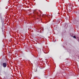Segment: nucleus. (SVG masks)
I'll list each match as a JSON object with an SVG mask.
<instances>
[{"mask_svg": "<svg viewBox=\"0 0 79 79\" xmlns=\"http://www.w3.org/2000/svg\"><path fill=\"white\" fill-rule=\"evenodd\" d=\"M2 65L3 67H4V68H6V63H3L2 64Z\"/></svg>", "mask_w": 79, "mask_h": 79, "instance_id": "obj_1", "label": "nucleus"}, {"mask_svg": "<svg viewBox=\"0 0 79 79\" xmlns=\"http://www.w3.org/2000/svg\"><path fill=\"white\" fill-rule=\"evenodd\" d=\"M69 11H71V8L70 7L69 9Z\"/></svg>", "mask_w": 79, "mask_h": 79, "instance_id": "obj_2", "label": "nucleus"}, {"mask_svg": "<svg viewBox=\"0 0 79 79\" xmlns=\"http://www.w3.org/2000/svg\"><path fill=\"white\" fill-rule=\"evenodd\" d=\"M73 38H74V39H76V37L75 36H73Z\"/></svg>", "mask_w": 79, "mask_h": 79, "instance_id": "obj_3", "label": "nucleus"}]
</instances>
